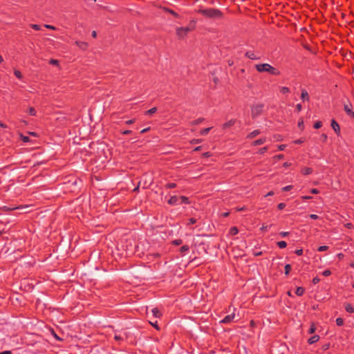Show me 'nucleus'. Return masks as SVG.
Segmentation results:
<instances>
[{
    "label": "nucleus",
    "mask_w": 354,
    "mask_h": 354,
    "mask_svg": "<svg viewBox=\"0 0 354 354\" xmlns=\"http://www.w3.org/2000/svg\"><path fill=\"white\" fill-rule=\"evenodd\" d=\"M197 12L206 18L212 19H221L224 17L223 12L217 8L199 9Z\"/></svg>",
    "instance_id": "f257e3e1"
},
{
    "label": "nucleus",
    "mask_w": 354,
    "mask_h": 354,
    "mask_svg": "<svg viewBox=\"0 0 354 354\" xmlns=\"http://www.w3.org/2000/svg\"><path fill=\"white\" fill-rule=\"evenodd\" d=\"M255 68L259 73L266 72L272 75L278 76L281 75L280 71L269 64H259L255 65Z\"/></svg>",
    "instance_id": "f03ea898"
},
{
    "label": "nucleus",
    "mask_w": 354,
    "mask_h": 354,
    "mask_svg": "<svg viewBox=\"0 0 354 354\" xmlns=\"http://www.w3.org/2000/svg\"><path fill=\"white\" fill-rule=\"evenodd\" d=\"M264 108L263 104H257L253 106L251 109V115L253 118L257 117L261 115L263 112Z\"/></svg>",
    "instance_id": "7ed1b4c3"
},
{
    "label": "nucleus",
    "mask_w": 354,
    "mask_h": 354,
    "mask_svg": "<svg viewBox=\"0 0 354 354\" xmlns=\"http://www.w3.org/2000/svg\"><path fill=\"white\" fill-rule=\"evenodd\" d=\"M190 30L191 29L185 27H178L176 29V36L179 39H183L187 35L188 32H190Z\"/></svg>",
    "instance_id": "20e7f679"
},
{
    "label": "nucleus",
    "mask_w": 354,
    "mask_h": 354,
    "mask_svg": "<svg viewBox=\"0 0 354 354\" xmlns=\"http://www.w3.org/2000/svg\"><path fill=\"white\" fill-rule=\"evenodd\" d=\"M235 318V314L234 313L230 314V315H226L221 321V323L222 324H229V323H231L234 321Z\"/></svg>",
    "instance_id": "39448f33"
},
{
    "label": "nucleus",
    "mask_w": 354,
    "mask_h": 354,
    "mask_svg": "<svg viewBox=\"0 0 354 354\" xmlns=\"http://www.w3.org/2000/svg\"><path fill=\"white\" fill-rule=\"evenodd\" d=\"M330 125L334 131L335 132V133L337 134V136H339L340 135V127L339 124L336 122L335 120L333 119L331 120Z\"/></svg>",
    "instance_id": "423d86ee"
},
{
    "label": "nucleus",
    "mask_w": 354,
    "mask_h": 354,
    "mask_svg": "<svg viewBox=\"0 0 354 354\" xmlns=\"http://www.w3.org/2000/svg\"><path fill=\"white\" fill-rule=\"evenodd\" d=\"M245 57L252 60H257L260 59L259 56H258L254 51L251 50L247 51L245 53Z\"/></svg>",
    "instance_id": "0eeeda50"
},
{
    "label": "nucleus",
    "mask_w": 354,
    "mask_h": 354,
    "mask_svg": "<svg viewBox=\"0 0 354 354\" xmlns=\"http://www.w3.org/2000/svg\"><path fill=\"white\" fill-rule=\"evenodd\" d=\"M75 44L77 46L83 50H86L88 47V43L85 41H76Z\"/></svg>",
    "instance_id": "6e6552de"
},
{
    "label": "nucleus",
    "mask_w": 354,
    "mask_h": 354,
    "mask_svg": "<svg viewBox=\"0 0 354 354\" xmlns=\"http://www.w3.org/2000/svg\"><path fill=\"white\" fill-rule=\"evenodd\" d=\"M235 123H236V120L235 119H231L229 121L225 122L223 124L222 128H223V129H229L231 127L234 126L235 124Z\"/></svg>",
    "instance_id": "1a4fd4ad"
},
{
    "label": "nucleus",
    "mask_w": 354,
    "mask_h": 354,
    "mask_svg": "<svg viewBox=\"0 0 354 354\" xmlns=\"http://www.w3.org/2000/svg\"><path fill=\"white\" fill-rule=\"evenodd\" d=\"M301 99L304 101H309L310 100V96L308 95V91L306 89L301 90Z\"/></svg>",
    "instance_id": "9d476101"
},
{
    "label": "nucleus",
    "mask_w": 354,
    "mask_h": 354,
    "mask_svg": "<svg viewBox=\"0 0 354 354\" xmlns=\"http://www.w3.org/2000/svg\"><path fill=\"white\" fill-rule=\"evenodd\" d=\"M179 198L176 196H171L170 198L168 200V203L171 205H174L178 204Z\"/></svg>",
    "instance_id": "9b49d317"
},
{
    "label": "nucleus",
    "mask_w": 354,
    "mask_h": 354,
    "mask_svg": "<svg viewBox=\"0 0 354 354\" xmlns=\"http://www.w3.org/2000/svg\"><path fill=\"white\" fill-rule=\"evenodd\" d=\"M319 339V336L317 335H315L313 336H312L311 337H310L308 339V343L309 344H313L317 342H318Z\"/></svg>",
    "instance_id": "f8f14e48"
},
{
    "label": "nucleus",
    "mask_w": 354,
    "mask_h": 354,
    "mask_svg": "<svg viewBox=\"0 0 354 354\" xmlns=\"http://www.w3.org/2000/svg\"><path fill=\"white\" fill-rule=\"evenodd\" d=\"M344 308L346 312L349 313H354V307L349 303H346L344 304Z\"/></svg>",
    "instance_id": "ddd939ff"
},
{
    "label": "nucleus",
    "mask_w": 354,
    "mask_h": 354,
    "mask_svg": "<svg viewBox=\"0 0 354 354\" xmlns=\"http://www.w3.org/2000/svg\"><path fill=\"white\" fill-rule=\"evenodd\" d=\"M260 133H261V131L259 130H258V129L254 130V131H252L251 133H250L247 136V138H249V139L254 138L256 136H257L259 134H260Z\"/></svg>",
    "instance_id": "4468645a"
},
{
    "label": "nucleus",
    "mask_w": 354,
    "mask_h": 354,
    "mask_svg": "<svg viewBox=\"0 0 354 354\" xmlns=\"http://www.w3.org/2000/svg\"><path fill=\"white\" fill-rule=\"evenodd\" d=\"M152 313L155 317L160 318L162 316V313L158 308H153L152 309Z\"/></svg>",
    "instance_id": "2eb2a0df"
},
{
    "label": "nucleus",
    "mask_w": 354,
    "mask_h": 354,
    "mask_svg": "<svg viewBox=\"0 0 354 354\" xmlns=\"http://www.w3.org/2000/svg\"><path fill=\"white\" fill-rule=\"evenodd\" d=\"M301 172L303 175H308L312 174L313 169L311 167H304L301 169Z\"/></svg>",
    "instance_id": "dca6fc26"
},
{
    "label": "nucleus",
    "mask_w": 354,
    "mask_h": 354,
    "mask_svg": "<svg viewBox=\"0 0 354 354\" xmlns=\"http://www.w3.org/2000/svg\"><path fill=\"white\" fill-rule=\"evenodd\" d=\"M266 142V138H260V139H258V140L254 141L252 145L254 146L261 145H263V143H265Z\"/></svg>",
    "instance_id": "f3484780"
},
{
    "label": "nucleus",
    "mask_w": 354,
    "mask_h": 354,
    "mask_svg": "<svg viewBox=\"0 0 354 354\" xmlns=\"http://www.w3.org/2000/svg\"><path fill=\"white\" fill-rule=\"evenodd\" d=\"M305 292V289L303 287H298L296 289L295 294L298 296H302Z\"/></svg>",
    "instance_id": "a211bd4d"
},
{
    "label": "nucleus",
    "mask_w": 354,
    "mask_h": 354,
    "mask_svg": "<svg viewBox=\"0 0 354 354\" xmlns=\"http://www.w3.org/2000/svg\"><path fill=\"white\" fill-rule=\"evenodd\" d=\"M186 28H188V29H191L190 30V32L193 31L195 30L196 28V21L194 20H192L190 22H189V24L188 26L185 27Z\"/></svg>",
    "instance_id": "6ab92c4d"
},
{
    "label": "nucleus",
    "mask_w": 354,
    "mask_h": 354,
    "mask_svg": "<svg viewBox=\"0 0 354 354\" xmlns=\"http://www.w3.org/2000/svg\"><path fill=\"white\" fill-rule=\"evenodd\" d=\"M180 200V203L189 204L190 201L189 198L185 196H181L178 198Z\"/></svg>",
    "instance_id": "aec40b11"
},
{
    "label": "nucleus",
    "mask_w": 354,
    "mask_h": 354,
    "mask_svg": "<svg viewBox=\"0 0 354 354\" xmlns=\"http://www.w3.org/2000/svg\"><path fill=\"white\" fill-rule=\"evenodd\" d=\"M203 121H204L203 118H199L191 122V124L192 125H198V124H201V122H203Z\"/></svg>",
    "instance_id": "412c9836"
},
{
    "label": "nucleus",
    "mask_w": 354,
    "mask_h": 354,
    "mask_svg": "<svg viewBox=\"0 0 354 354\" xmlns=\"http://www.w3.org/2000/svg\"><path fill=\"white\" fill-rule=\"evenodd\" d=\"M292 270V267L290 264H286L284 268V273L286 275H288Z\"/></svg>",
    "instance_id": "4be33fe9"
},
{
    "label": "nucleus",
    "mask_w": 354,
    "mask_h": 354,
    "mask_svg": "<svg viewBox=\"0 0 354 354\" xmlns=\"http://www.w3.org/2000/svg\"><path fill=\"white\" fill-rule=\"evenodd\" d=\"M277 244L279 246V248L281 249H283V248H286V246H287V243L284 241H278L277 243Z\"/></svg>",
    "instance_id": "5701e85b"
},
{
    "label": "nucleus",
    "mask_w": 354,
    "mask_h": 354,
    "mask_svg": "<svg viewBox=\"0 0 354 354\" xmlns=\"http://www.w3.org/2000/svg\"><path fill=\"white\" fill-rule=\"evenodd\" d=\"M239 232V230L236 227H232L230 230V234L231 235H236Z\"/></svg>",
    "instance_id": "b1692460"
},
{
    "label": "nucleus",
    "mask_w": 354,
    "mask_h": 354,
    "mask_svg": "<svg viewBox=\"0 0 354 354\" xmlns=\"http://www.w3.org/2000/svg\"><path fill=\"white\" fill-rule=\"evenodd\" d=\"M279 91L281 93L286 94L290 92V88L286 86H281L279 88Z\"/></svg>",
    "instance_id": "393cba45"
},
{
    "label": "nucleus",
    "mask_w": 354,
    "mask_h": 354,
    "mask_svg": "<svg viewBox=\"0 0 354 354\" xmlns=\"http://www.w3.org/2000/svg\"><path fill=\"white\" fill-rule=\"evenodd\" d=\"M167 12H169V14L172 15L174 17H179V15L175 12L174 10L170 9V8H167Z\"/></svg>",
    "instance_id": "a878e982"
},
{
    "label": "nucleus",
    "mask_w": 354,
    "mask_h": 354,
    "mask_svg": "<svg viewBox=\"0 0 354 354\" xmlns=\"http://www.w3.org/2000/svg\"><path fill=\"white\" fill-rule=\"evenodd\" d=\"M315 330H316L315 325V324L312 323L310 325V327L308 330V333L313 334L315 332Z\"/></svg>",
    "instance_id": "bb28decb"
},
{
    "label": "nucleus",
    "mask_w": 354,
    "mask_h": 354,
    "mask_svg": "<svg viewBox=\"0 0 354 354\" xmlns=\"http://www.w3.org/2000/svg\"><path fill=\"white\" fill-rule=\"evenodd\" d=\"M189 250V247L187 245H184L180 248V252L181 253H185Z\"/></svg>",
    "instance_id": "cd10ccee"
},
{
    "label": "nucleus",
    "mask_w": 354,
    "mask_h": 354,
    "mask_svg": "<svg viewBox=\"0 0 354 354\" xmlns=\"http://www.w3.org/2000/svg\"><path fill=\"white\" fill-rule=\"evenodd\" d=\"M14 74L18 79L21 80L23 77L22 73L18 70H15Z\"/></svg>",
    "instance_id": "c85d7f7f"
},
{
    "label": "nucleus",
    "mask_w": 354,
    "mask_h": 354,
    "mask_svg": "<svg viewBox=\"0 0 354 354\" xmlns=\"http://www.w3.org/2000/svg\"><path fill=\"white\" fill-rule=\"evenodd\" d=\"M167 189H173L176 187V184L174 183H169L165 185Z\"/></svg>",
    "instance_id": "c756f323"
},
{
    "label": "nucleus",
    "mask_w": 354,
    "mask_h": 354,
    "mask_svg": "<svg viewBox=\"0 0 354 354\" xmlns=\"http://www.w3.org/2000/svg\"><path fill=\"white\" fill-rule=\"evenodd\" d=\"M156 111H157V108L156 107H153V108L150 109L149 110H148L147 111H146V114L151 115V114L156 113Z\"/></svg>",
    "instance_id": "7c9ffc66"
},
{
    "label": "nucleus",
    "mask_w": 354,
    "mask_h": 354,
    "mask_svg": "<svg viewBox=\"0 0 354 354\" xmlns=\"http://www.w3.org/2000/svg\"><path fill=\"white\" fill-rule=\"evenodd\" d=\"M210 129V127L203 129L201 131L200 133L201 135H207L209 132Z\"/></svg>",
    "instance_id": "2f4dec72"
},
{
    "label": "nucleus",
    "mask_w": 354,
    "mask_h": 354,
    "mask_svg": "<svg viewBox=\"0 0 354 354\" xmlns=\"http://www.w3.org/2000/svg\"><path fill=\"white\" fill-rule=\"evenodd\" d=\"M183 243L182 239H175L172 241V244L174 245H180Z\"/></svg>",
    "instance_id": "473e14b6"
},
{
    "label": "nucleus",
    "mask_w": 354,
    "mask_h": 354,
    "mask_svg": "<svg viewBox=\"0 0 354 354\" xmlns=\"http://www.w3.org/2000/svg\"><path fill=\"white\" fill-rule=\"evenodd\" d=\"M336 324H337V326H342V325L344 324V320H343V319H342V318H340V317L337 318V319H336Z\"/></svg>",
    "instance_id": "72a5a7b5"
},
{
    "label": "nucleus",
    "mask_w": 354,
    "mask_h": 354,
    "mask_svg": "<svg viewBox=\"0 0 354 354\" xmlns=\"http://www.w3.org/2000/svg\"><path fill=\"white\" fill-rule=\"evenodd\" d=\"M313 127L315 129H318L322 127V122L321 121H317L314 124Z\"/></svg>",
    "instance_id": "f704fd0d"
},
{
    "label": "nucleus",
    "mask_w": 354,
    "mask_h": 354,
    "mask_svg": "<svg viewBox=\"0 0 354 354\" xmlns=\"http://www.w3.org/2000/svg\"><path fill=\"white\" fill-rule=\"evenodd\" d=\"M28 113L30 115H36V110L33 107H30L28 109Z\"/></svg>",
    "instance_id": "c9c22d12"
},
{
    "label": "nucleus",
    "mask_w": 354,
    "mask_h": 354,
    "mask_svg": "<svg viewBox=\"0 0 354 354\" xmlns=\"http://www.w3.org/2000/svg\"><path fill=\"white\" fill-rule=\"evenodd\" d=\"M328 249V246L326 245H322L318 248L317 251L319 252H324L326 251Z\"/></svg>",
    "instance_id": "e433bc0d"
},
{
    "label": "nucleus",
    "mask_w": 354,
    "mask_h": 354,
    "mask_svg": "<svg viewBox=\"0 0 354 354\" xmlns=\"http://www.w3.org/2000/svg\"><path fill=\"white\" fill-rule=\"evenodd\" d=\"M196 223V219L194 218H191L188 220L187 225H193V224H195Z\"/></svg>",
    "instance_id": "4c0bfd02"
},
{
    "label": "nucleus",
    "mask_w": 354,
    "mask_h": 354,
    "mask_svg": "<svg viewBox=\"0 0 354 354\" xmlns=\"http://www.w3.org/2000/svg\"><path fill=\"white\" fill-rule=\"evenodd\" d=\"M30 26L35 30H41V26L39 25H37V24H30Z\"/></svg>",
    "instance_id": "58836bf2"
},
{
    "label": "nucleus",
    "mask_w": 354,
    "mask_h": 354,
    "mask_svg": "<svg viewBox=\"0 0 354 354\" xmlns=\"http://www.w3.org/2000/svg\"><path fill=\"white\" fill-rule=\"evenodd\" d=\"M21 139L24 142H28L30 141V138L28 136L21 134Z\"/></svg>",
    "instance_id": "ea45409f"
},
{
    "label": "nucleus",
    "mask_w": 354,
    "mask_h": 354,
    "mask_svg": "<svg viewBox=\"0 0 354 354\" xmlns=\"http://www.w3.org/2000/svg\"><path fill=\"white\" fill-rule=\"evenodd\" d=\"M292 188H293L292 185H288V186L283 187L282 188V191L288 192V191H290Z\"/></svg>",
    "instance_id": "a19ab883"
},
{
    "label": "nucleus",
    "mask_w": 354,
    "mask_h": 354,
    "mask_svg": "<svg viewBox=\"0 0 354 354\" xmlns=\"http://www.w3.org/2000/svg\"><path fill=\"white\" fill-rule=\"evenodd\" d=\"M268 150V147H264L261 149H259V153L260 154H263L264 153H266L267 151Z\"/></svg>",
    "instance_id": "79ce46f5"
},
{
    "label": "nucleus",
    "mask_w": 354,
    "mask_h": 354,
    "mask_svg": "<svg viewBox=\"0 0 354 354\" xmlns=\"http://www.w3.org/2000/svg\"><path fill=\"white\" fill-rule=\"evenodd\" d=\"M322 274L325 277H328V276H330L331 274V272L329 269H327V270H325L323 272H322Z\"/></svg>",
    "instance_id": "37998d69"
},
{
    "label": "nucleus",
    "mask_w": 354,
    "mask_h": 354,
    "mask_svg": "<svg viewBox=\"0 0 354 354\" xmlns=\"http://www.w3.org/2000/svg\"><path fill=\"white\" fill-rule=\"evenodd\" d=\"M202 142L201 139H193L190 141L191 144H198Z\"/></svg>",
    "instance_id": "c03bdc74"
},
{
    "label": "nucleus",
    "mask_w": 354,
    "mask_h": 354,
    "mask_svg": "<svg viewBox=\"0 0 354 354\" xmlns=\"http://www.w3.org/2000/svg\"><path fill=\"white\" fill-rule=\"evenodd\" d=\"M285 207H286V203H279V204H278V205H277V208H278L279 209H280V210H281V209H284V208H285Z\"/></svg>",
    "instance_id": "a18cd8bd"
},
{
    "label": "nucleus",
    "mask_w": 354,
    "mask_h": 354,
    "mask_svg": "<svg viewBox=\"0 0 354 354\" xmlns=\"http://www.w3.org/2000/svg\"><path fill=\"white\" fill-rule=\"evenodd\" d=\"M49 63L50 64H53V65H58L59 64V62L58 60L57 59H51L49 62Z\"/></svg>",
    "instance_id": "49530a36"
},
{
    "label": "nucleus",
    "mask_w": 354,
    "mask_h": 354,
    "mask_svg": "<svg viewBox=\"0 0 354 354\" xmlns=\"http://www.w3.org/2000/svg\"><path fill=\"white\" fill-rule=\"evenodd\" d=\"M327 138H328V137H327L326 134L323 133L321 135V139H322V142H326L327 140Z\"/></svg>",
    "instance_id": "de8ad7c7"
},
{
    "label": "nucleus",
    "mask_w": 354,
    "mask_h": 354,
    "mask_svg": "<svg viewBox=\"0 0 354 354\" xmlns=\"http://www.w3.org/2000/svg\"><path fill=\"white\" fill-rule=\"evenodd\" d=\"M114 339H115V340L118 341V342L123 340V337L121 335H115L114 336Z\"/></svg>",
    "instance_id": "09e8293b"
},
{
    "label": "nucleus",
    "mask_w": 354,
    "mask_h": 354,
    "mask_svg": "<svg viewBox=\"0 0 354 354\" xmlns=\"http://www.w3.org/2000/svg\"><path fill=\"white\" fill-rule=\"evenodd\" d=\"M298 127H299V128L300 129H301V130L304 129V121H303V120H301L300 121H299V122H298Z\"/></svg>",
    "instance_id": "8fccbe9b"
},
{
    "label": "nucleus",
    "mask_w": 354,
    "mask_h": 354,
    "mask_svg": "<svg viewBox=\"0 0 354 354\" xmlns=\"http://www.w3.org/2000/svg\"><path fill=\"white\" fill-rule=\"evenodd\" d=\"M319 281H320L319 278L318 277H315L313 279L312 281H313V284H317L319 282Z\"/></svg>",
    "instance_id": "3c124183"
},
{
    "label": "nucleus",
    "mask_w": 354,
    "mask_h": 354,
    "mask_svg": "<svg viewBox=\"0 0 354 354\" xmlns=\"http://www.w3.org/2000/svg\"><path fill=\"white\" fill-rule=\"evenodd\" d=\"M295 253L298 256H301L303 254V250L302 249L296 250Z\"/></svg>",
    "instance_id": "603ef678"
},
{
    "label": "nucleus",
    "mask_w": 354,
    "mask_h": 354,
    "mask_svg": "<svg viewBox=\"0 0 354 354\" xmlns=\"http://www.w3.org/2000/svg\"><path fill=\"white\" fill-rule=\"evenodd\" d=\"M301 109H302L301 104H297L296 105V111L299 113V112H300L301 111Z\"/></svg>",
    "instance_id": "864d4df0"
},
{
    "label": "nucleus",
    "mask_w": 354,
    "mask_h": 354,
    "mask_svg": "<svg viewBox=\"0 0 354 354\" xmlns=\"http://www.w3.org/2000/svg\"><path fill=\"white\" fill-rule=\"evenodd\" d=\"M283 158H284V155L283 154H279V155H276V156H274V158L278 159V160L283 159Z\"/></svg>",
    "instance_id": "5fc2aeb1"
},
{
    "label": "nucleus",
    "mask_w": 354,
    "mask_h": 354,
    "mask_svg": "<svg viewBox=\"0 0 354 354\" xmlns=\"http://www.w3.org/2000/svg\"><path fill=\"white\" fill-rule=\"evenodd\" d=\"M131 133L132 131L131 130H124L121 131V133L123 135H129L131 134Z\"/></svg>",
    "instance_id": "6e6d98bb"
},
{
    "label": "nucleus",
    "mask_w": 354,
    "mask_h": 354,
    "mask_svg": "<svg viewBox=\"0 0 354 354\" xmlns=\"http://www.w3.org/2000/svg\"><path fill=\"white\" fill-rule=\"evenodd\" d=\"M44 26L48 28V29H50V30H56V27L53 26H51V25H48V24H46L44 25Z\"/></svg>",
    "instance_id": "4d7b16f0"
},
{
    "label": "nucleus",
    "mask_w": 354,
    "mask_h": 354,
    "mask_svg": "<svg viewBox=\"0 0 354 354\" xmlns=\"http://www.w3.org/2000/svg\"><path fill=\"white\" fill-rule=\"evenodd\" d=\"M310 192L311 194H317L319 192V191L315 188L311 189Z\"/></svg>",
    "instance_id": "13d9d810"
},
{
    "label": "nucleus",
    "mask_w": 354,
    "mask_h": 354,
    "mask_svg": "<svg viewBox=\"0 0 354 354\" xmlns=\"http://www.w3.org/2000/svg\"><path fill=\"white\" fill-rule=\"evenodd\" d=\"M135 122H136V119H131V120H129L126 121L125 124H133Z\"/></svg>",
    "instance_id": "bf43d9fd"
},
{
    "label": "nucleus",
    "mask_w": 354,
    "mask_h": 354,
    "mask_svg": "<svg viewBox=\"0 0 354 354\" xmlns=\"http://www.w3.org/2000/svg\"><path fill=\"white\" fill-rule=\"evenodd\" d=\"M151 325H152L156 330H159L160 328L158 325V323L157 322H156L155 323H152V322H150Z\"/></svg>",
    "instance_id": "052dcab7"
},
{
    "label": "nucleus",
    "mask_w": 354,
    "mask_h": 354,
    "mask_svg": "<svg viewBox=\"0 0 354 354\" xmlns=\"http://www.w3.org/2000/svg\"><path fill=\"white\" fill-rule=\"evenodd\" d=\"M246 209H247V208H246V207H245V206H243V207H237V208H236V211H237V212H242V211H245V210H246Z\"/></svg>",
    "instance_id": "680f3d73"
},
{
    "label": "nucleus",
    "mask_w": 354,
    "mask_h": 354,
    "mask_svg": "<svg viewBox=\"0 0 354 354\" xmlns=\"http://www.w3.org/2000/svg\"><path fill=\"white\" fill-rule=\"evenodd\" d=\"M309 217L312 219L316 220L319 218V216L316 214H310Z\"/></svg>",
    "instance_id": "e2e57ef3"
},
{
    "label": "nucleus",
    "mask_w": 354,
    "mask_h": 354,
    "mask_svg": "<svg viewBox=\"0 0 354 354\" xmlns=\"http://www.w3.org/2000/svg\"><path fill=\"white\" fill-rule=\"evenodd\" d=\"M312 198H313V197L310 196H301V199L304 200V201L305 200H310V199H312Z\"/></svg>",
    "instance_id": "0e129e2a"
},
{
    "label": "nucleus",
    "mask_w": 354,
    "mask_h": 354,
    "mask_svg": "<svg viewBox=\"0 0 354 354\" xmlns=\"http://www.w3.org/2000/svg\"><path fill=\"white\" fill-rule=\"evenodd\" d=\"M250 326L251 328H254L256 326V323L253 319L250 322Z\"/></svg>",
    "instance_id": "69168bd1"
},
{
    "label": "nucleus",
    "mask_w": 354,
    "mask_h": 354,
    "mask_svg": "<svg viewBox=\"0 0 354 354\" xmlns=\"http://www.w3.org/2000/svg\"><path fill=\"white\" fill-rule=\"evenodd\" d=\"M288 234H289V232H281L280 233V235H281L282 237H286V236H287Z\"/></svg>",
    "instance_id": "338daca9"
},
{
    "label": "nucleus",
    "mask_w": 354,
    "mask_h": 354,
    "mask_svg": "<svg viewBox=\"0 0 354 354\" xmlns=\"http://www.w3.org/2000/svg\"><path fill=\"white\" fill-rule=\"evenodd\" d=\"M0 354H12V352L10 351H6L3 352H1Z\"/></svg>",
    "instance_id": "774afa93"
}]
</instances>
